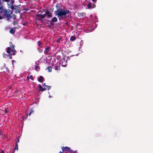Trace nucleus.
Masks as SVG:
<instances>
[{
    "mask_svg": "<svg viewBox=\"0 0 153 153\" xmlns=\"http://www.w3.org/2000/svg\"><path fill=\"white\" fill-rule=\"evenodd\" d=\"M4 67H5L6 65H5V63H4Z\"/></svg>",
    "mask_w": 153,
    "mask_h": 153,
    "instance_id": "a19ab883",
    "label": "nucleus"
},
{
    "mask_svg": "<svg viewBox=\"0 0 153 153\" xmlns=\"http://www.w3.org/2000/svg\"><path fill=\"white\" fill-rule=\"evenodd\" d=\"M15 22H14L13 23V24L14 25V23Z\"/></svg>",
    "mask_w": 153,
    "mask_h": 153,
    "instance_id": "a18cd8bd",
    "label": "nucleus"
},
{
    "mask_svg": "<svg viewBox=\"0 0 153 153\" xmlns=\"http://www.w3.org/2000/svg\"><path fill=\"white\" fill-rule=\"evenodd\" d=\"M34 111L33 108H31L30 109V112H31V113L33 112Z\"/></svg>",
    "mask_w": 153,
    "mask_h": 153,
    "instance_id": "2f4dec72",
    "label": "nucleus"
},
{
    "mask_svg": "<svg viewBox=\"0 0 153 153\" xmlns=\"http://www.w3.org/2000/svg\"><path fill=\"white\" fill-rule=\"evenodd\" d=\"M42 86L45 87H46V86H47V85H45V83H43V84H42Z\"/></svg>",
    "mask_w": 153,
    "mask_h": 153,
    "instance_id": "c85d7f7f",
    "label": "nucleus"
},
{
    "mask_svg": "<svg viewBox=\"0 0 153 153\" xmlns=\"http://www.w3.org/2000/svg\"><path fill=\"white\" fill-rule=\"evenodd\" d=\"M3 56L4 58H6L8 57V55L5 54L4 53H3Z\"/></svg>",
    "mask_w": 153,
    "mask_h": 153,
    "instance_id": "5701e85b",
    "label": "nucleus"
},
{
    "mask_svg": "<svg viewBox=\"0 0 153 153\" xmlns=\"http://www.w3.org/2000/svg\"><path fill=\"white\" fill-rule=\"evenodd\" d=\"M65 153H67V152H65Z\"/></svg>",
    "mask_w": 153,
    "mask_h": 153,
    "instance_id": "603ef678",
    "label": "nucleus"
},
{
    "mask_svg": "<svg viewBox=\"0 0 153 153\" xmlns=\"http://www.w3.org/2000/svg\"><path fill=\"white\" fill-rule=\"evenodd\" d=\"M39 69H40V68L38 66V65H36V66H35V70L37 71H39Z\"/></svg>",
    "mask_w": 153,
    "mask_h": 153,
    "instance_id": "2eb2a0df",
    "label": "nucleus"
},
{
    "mask_svg": "<svg viewBox=\"0 0 153 153\" xmlns=\"http://www.w3.org/2000/svg\"><path fill=\"white\" fill-rule=\"evenodd\" d=\"M76 39V37L74 36H72L70 37V41L71 42L74 41Z\"/></svg>",
    "mask_w": 153,
    "mask_h": 153,
    "instance_id": "9b49d317",
    "label": "nucleus"
},
{
    "mask_svg": "<svg viewBox=\"0 0 153 153\" xmlns=\"http://www.w3.org/2000/svg\"><path fill=\"white\" fill-rule=\"evenodd\" d=\"M17 142H16V143H18L19 142V138L17 139Z\"/></svg>",
    "mask_w": 153,
    "mask_h": 153,
    "instance_id": "4c0bfd02",
    "label": "nucleus"
},
{
    "mask_svg": "<svg viewBox=\"0 0 153 153\" xmlns=\"http://www.w3.org/2000/svg\"><path fill=\"white\" fill-rule=\"evenodd\" d=\"M92 31V30H90L89 31L91 32V31Z\"/></svg>",
    "mask_w": 153,
    "mask_h": 153,
    "instance_id": "de8ad7c7",
    "label": "nucleus"
},
{
    "mask_svg": "<svg viewBox=\"0 0 153 153\" xmlns=\"http://www.w3.org/2000/svg\"><path fill=\"white\" fill-rule=\"evenodd\" d=\"M39 12H40L41 14L42 13V12L41 10H39V12H38V13Z\"/></svg>",
    "mask_w": 153,
    "mask_h": 153,
    "instance_id": "e433bc0d",
    "label": "nucleus"
},
{
    "mask_svg": "<svg viewBox=\"0 0 153 153\" xmlns=\"http://www.w3.org/2000/svg\"><path fill=\"white\" fill-rule=\"evenodd\" d=\"M55 69L57 71L59 70H60V67L58 66H56L55 67Z\"/></svg>",
    "mask_w": 153,
    "mask_h": 153,
    "instance_id": "dca6fc26",
    "label": "nucleus"
},
{
    "mask_svg": "<svg viewBox=\"0 0 153 153\" xmlns=\"http://www.w3.org/2000/svg\"><path fill=\"white\" fill-rule=\"evenodd\" d=\"M51 48V46H48L45 48L44 53L47 55H50L52 54Z\"/></svg>",
    "mask_w": 153,
    "mask_h": 153,
    "instance_id": "423d86ee",
    "label": "nucleus"
},
{
    "mask_svg": "<svg viewBox=\"0 0 153 153\" xmlns=\"http://www.w3.org/2000/svg\"><path fill=\"white\" fill-rule=\"evenodd\" d=\"M31 112H30L29 113L27 114V116L28 115L29 116H30L31 115Z\"/></svg>",
    "mask_w": 153,
    "mask_h": 153,
    "instance_id": "72a5a7b5",
    "label": "nucleus"
},
{
    "mask_svg": "<svg viewBox=\"0 0 153 153\" xmlns=\"http://www.w3.org/2000/svg\"><path fill=\"white\" fill-rule=\"evenodd\" d=\"M15 3L14 0H11L10 2H9L7 3L8 7L12 10V11L14 13H17L19 12L18 7L13 4Z\"/></svg>",
    "mask_w": 153,
    "mask_h": 153,
    "instance_id": "39448f33",
    "label": "nucleus"
},
{
    "mask_svg": "<svg viewBox=\"0 0 153 153\" xmlns=\"http://www.w3.org/2000/svg\"><path fill=\"white\" fill-rule=\"evenodd\" d=\"M46 16H47V18H49L53 16L51 13L48 10L45 13L43 14H41V13H40L36 15V19L38 21H41L42 19L45 18Z\"/></svg>",
    "mask_w": 153,
    "mask_h": 153,
    "instance_id": "7ed1b4c3",
    "label": "nucleus"
},
{
    "mask_svg": "<svg viewBox=\"0 0 153 153\" xmlns=\"http://www.w3.org/2000/svg\"><path fill=\"white\" fill-rule=\"evenodd\" d=\"M96 7V5L94 4L92 6H91V7L92 8H95V7Z\"/></svg>",
    "mask_w": 153,
    "mask_h": 153,
    "instance_id": "7c9ffc66",
    "label": "nucleus"
},
{
    "mask_svg": "<svg viewBox=\"0 0 153 153\" xmlns=\"http://www.w3.org/2000/svg\"><path fill=\"white\" fill-rule=\"evenodd\" d=\"M42 44V42H41V41H39L37 42V44L38 46L39 47H41V45Z\"/></svg>",
    "mask_w": 153,
    "mask_h": 153,
    "instance_id": "a211bd4d",
    "label": "nucleus"
},
{
    "mask_svg": "<svg viewBox=\"0 0 153 153\" xmlns=\"http://www.w3.org/2000/svg\"><path fill=\"white\" fill-rule=\"evenodd\" d=\"M57 21V18L55 17H53L52 18L51 20L50 21V24L52 25H53V22H56Z\"/></svg>",
    "mask_w": 153,
    "mask_h": 153,
    "instance_id": "0eeeda50",
    "label": "nucleus"
},
{
    "mask_svg": "<svg viewBox=\"0 0 153 153\" xmlns=\"http://www.w3.org/2000/svg\"><path fill=\"white\" fill-rule=\"evenodd\" d=\"M9 43L10 45V47H8L7 48L6 51L8 54L10 58L11 59L12 56L15 55L16 51L14 49L15 45H13L11 42H10Z\"/></svg>",
    "mask_w": 153,
    "mask_h": 153,
    "instance_id": "20e7f679",
    "label": "nucleus"
},
{
    "mask_svg": "<svg viewBox=\"0 0 153 153\" xmlns=\"http://www.w3.org/2000/svg\"><path fill=\"white\" fill-rule=\"evenodd\" d=\"M92 16V15H90V17H91V16Z\"/></svg>",
    "mask_w": 153,
    "mask_h": 153,
    "instance_id": "49530a36",
    "label": "nucleus"
},
{
    "mask_svg": "<svg viewBox=\"0 0 153 153\" xmlns=\"http://www.w3.org/2000/svg\"><path fill=\"white\" fill-rule=\"evenodd\" d=\"M39 91H41V90L43 88H42L41 85H39Z\"/></svg>",
    "mask_w": 153,
    "mask_h": 153,
    "instance_id": "aec40b11",
    "label": "nucleus"
},
{
    "mask_svg": "<svg viewBox=\"0 0 153 153\" xmlns=\"http://www.w3.org/2000/svg\"><path fill=\"white\" fill-rule=\"evenodd\" d=\"M78 54H76V56H78Z\"/></svg>",
    "mask_w": 153,
    "mask_h": 153,
    "instance_id": "8fccbe9b",
    "label": "nucleus"
},
{
    "mask_svg": "<svg viewBox=\"0 0 153 153\" xmlns=\"http://www.w3.org/2000/svg\"><path fill=\"white\" fill-rule=\"evenodd\" d=\"M49 97L50 98H51L52 97L51 95H50L49 96Z\"/></svg>",
    "mask_w": 153,
    "mask_h": 153,
    "instance_id": "37998d69",
    "label": "nucleus"
},
{
    "mask_svg": "<svg viewBox=\"0 0 153 153\" xmlns=\"http://www.w3.org/2000/svg\"><path fill=\"white\" fill-rule=\"evenodd\" d=\"M66 61L65 59H64L63 61H62V66L63 67H65L66 66Z\"/></svg>",
    "mask_w": 153,
    "mask_h": 153,
    "instance_id": "6e6552de",
    "label": "nucleus"
},
{
    "mask_svg": "<svg viewBox=\"0 0 153 153\" xmlns=\"http://www.w3.org/2000/svg\"><path fill=\"white\" fill-rule=\"evenodd\" d=\"M30 78L31 79L33 80V76L32 75H31L30 76Z\"/></svg>",
    "mask_w": 153,
    "mask_h": 153,
    "instance_id": "a878e982",
    "label": "nucleus"
},
{
    "mask_svg": "<svg viewBox=\"0 0 153 153\" xmlns=\"http://www.w3.org/2000/svg\"><path fill=\"white\" fill-rule=\"evenodd\" d=\"M94 3H96V1H97V0H91Z\"/></svg>",
    "mask_w": 153,
    "mask_h": 153,
    "instance_id": "473e14b6",
    "label": "nucleus"
},
{
    "mask_svg": "<svg viewBox=\"0 0 153 153\" xmlns=\"http://www.w3.org/2000/svg\"><path fill=\"white\" fill-rule=\"evenodd\" d=\"M56 10L55 11L54 13L57 16L58 18H63L67 14L71 13L61 4L57 3L56 5Z\"/></svg>",
    "mask_w": 153,
    "mask_h": 153,
    "instance_id": "f03ea898",
    "label": "nucleus"
},
{
    "mask_svg": "<svg viewBox=\"0 0 153 153\" xmlns=\"http://www.w3.org/2000/svg\"><path fill=\"white\" fill-rule=\"evenodd\" d=\"M14 151H14V150H13V152H10V153H14Z\"/></svg>",
    "mask_w": 153,
    "mask_h": 153,
    "instance_id": "ea45409f",
    "label": "nucleus"
},
{
    "mask_svg": "<svg viewBox=\"0 0 153 153\" xmlns=\"http://www.w3.org/2000/svg\"><path fill=\"white\" fill-rule=\"evenodd\" d=\"M81 48V47H79V49Z\"/></svg>",
    "mask_w": 153,
    "mask_h": 153,
    "instance_id": "09e8293b",
    "label": "nucleus"
},
{
    "mask_svg": "<svg viewBox=\"0 0 153 153\" xmlns=\"http://www.w3.org/2000/svg\"><path fill=\"white\" fill-rule=\"evenodd\" d=\"M95 19H97V20H98V18H97V16H95Z\"/></svg>",
    "mask_w": 153,
    "mask_h": 153,
    "instance_id": "58836bf2",
    "label": "nucleus"
},
{
    "mask_svg": "<svg viewBox=\"0 0 153 153\" xmlns=\"http://www.w3.org/2000/svg\"><path fill=\"white\" fill-rule=\"evenodd\" d=\"M76 152V151H74L72 150H71L70 149L68 150V152L70 153H75Z\"/></svg>",
    "mask_w": 153,
    "mask_h": 153,
    "instance_id": "412c9836",
    "label": "nucleus"
},
{
    "mask_svg": "<svg viewBox=\"0 0 153 153\" xmlns=\"http://www.w3.org/2000/svg\"><path fill=\"white\" fill-rule=\"evenodd\" d=\"M15 150H18V145L17 143H16V145L15 147Z\"/></svg>",
    "mask_w": 153,
    "mask_h": 153,
    "instance_id": "4be33fe9",
    "label": "nucleus"
},
{
    "mask_svg": "<svg viewBox=\"0 0 153 153\" xmlns=\"http://www.w3.org/2000/svg\"><path fill=\"white\" fill-rule=\"evenodd\" d=\"M5 114H7L8 113V110L7 109H5L3 111Z\"/></svg>",
    "mask_w": 153,
    "mask_h": 153,
    "instance_id": "b1692460",
    "label": "nucleus"
},
{
    "mask_svg": "<svg viewBox=\"0 0 153 153\" xmlns=\"http://www.w3.org/2000/svg\"><path fill=\"white\" fill-rule=\"evenodd\" d=\"M47 26L49 28H50L51 27V25H47Z\"/></svg>",
    "mask_w": 153,
    "mask_h": 153,
    "instance_id": "f704fd0d",
    "label": "nucleus"
},
{
    "mask_svg": "<svg viewBox=\"0 0 153 153\" xmlns=\"http://www.w3.org/2000/svg\"><path fill=\"white\" fill-rule=\"evenodd\" d=\"M27 79H29V76H27Z\"/></svg>",
    "mask_w": 153,
    "mask_h": 153,
    "instance_id": "c03bdc74",
    "label": "nucleus"
},
{
    "mask_svg": "<svg viewBox=\"0 0 153 153\" xmlns=\"http://www.w3.org/2000/svg\"><path fill=\"white\" fill-rule=\"evenodd\" d=\"M46 88L47 87V89L48 90H49L51 88V86H48L47 85V86H46Z\"/></svg>",
    "mask_w": 153,
    "mask_h": 153,
    "instance_id": "bb28decb",
    "label": "nucleus"
},
{
    "mask_svg": "<svg viewBox=\"0 0 153 153\" xmlns=\"http://www.w3.org/2000/svg\"><path fill=\"white\" fill-rule=\"evenodd\" d=\"M70 60V58L69 57H67V59H66V60L65 61H66V62H67V61L68 60Z\"/></svg>",
    "mask_w": 153,
    "mask_h": 153,
    "instance_id": "c756f323",
    "label": "nucleus"
},
{
    "mask_svg": "<svg viewBox=\"0 0 153 153\" xmlns=\"http://www.w3.org/2000/svg\"><path fill=\"white\" fill-rule=\"evenodd\" d=\"M70 148L69 147L67 146H65V147H63L62 148V150L63 151H66L68 152V150L70 149Z\"/></svg>",
    "mask_w": 153,
    "mask_h": 153,
    "instance_id": "1a4fd4ad",
    "label": "nucleus"
},
{
    "mask_svg": "<svg viewBox=\"0 0 153 153\" xmlns=\"http://www.w3.org/2000/svg\"><path fill=\"white\" fill-rule=\"evenodd\" d=\"M87 6L88 9L91 8V3L90 2H89Z\"/></svg>",
    "mask_w": 153,
    "mask_h": 153,
    "instance_id": "4468645a",
    "label": "nucleus"
},
{
    "mask_svg": "<svg viewBox=\"0 0 153 153\" xmlns=\"http://www.w3.org/2000/svg\"><path fill=\"white\" fill-rule=\"evenodd\" d=\"M15 31L14 30L13 28H11L10 30V32L12 34H14L15 33Z\"/></svg>",
    "mask_w": 153,
    "mask_h": 153,
    "instance_id": "ddd939ff",
    "label": "nucleus"
},
{
    "mask_svg": "<svg viewBox=\"0 0 153 153\" xmlns=\"http://www.w3.org/2000/svg\"><path fill=\"white\" fill-rule=\"evenodd\" d=\"M63 151L62 152L60 151L59 153H63Z\"/></svg>",
    "mask_w": 153,
    "mask_h": 153,
    "instance_id": "79ce46f5",
    "label": "nucleus"
},
{
    "mask_svg": "<svg viewBox=\"0 0 153 153\" xmlns=\"http://www.w3.org/2000/svg\"><path fill=\"white\" fill-rule=\"evenodd\" d=\"M43 77L42 76H40L38 79V81L40 82H42L43 80Z\"/></svg>",
    "mask_w": 153,
    "mask_h": 153,
    "instance_id": "9d476101",
    "label": "nucleus"
},
{
    "mask_svg": "<svg viewBox=\"0 0 153 153\" xmlns=\"http://www.w3.org/2000/svg\"><path fill=\"white\" fill-rule=\"evenodd\" d=\"M43 47H39L37 48V49L39 53H41L43 51Z\"/></svg>",
    "mask_w": 153,
    "mask_h": 153,
    "instance_id": "f8f14e48",
    "label": "nucleus"
},
{
    "mask_svg": "<svg viewBox=\"0 0 153 153\" xmlns=\"http://www.w3.org/2000/svg\"><path fill=\"white\" fill-rule=\"evenodd\" d=\"M34 103H35V104H36V102H34Z\"/></svg>",
    "mask_w": 153,
    "mask_h": 153,
    "instance_id": "3c124183",
    "label": "nucleus"
},
{
    "mask_svg": "<svg viewBox=\"0 0 153 153\" xmlns=\"http://www.w3.org/2000/svg\"><path fill=\"white\" fill-rule=\"evenodd\" d=\"M47 89V88L46 87H44V88H42V90H41V91H44L45 90H46Z\"/></svg>",
    "mask_w": 153,
    "mask_h": 153,
    "instance_id": "393cba45",
    "label": "nucleus"
},
{
    "mask_svg": "<svg viewBox=\"0 0 153 153\" xmlns=\"http://www.w3.org/2000/svg\"><path fill=\"white\" fill-rule=\"evenodd\" d=\"M62 41V39L61 38H59L56 40V42L58 43H59L61 41Z\"/></svg>",
    "mask_w": 153,
    "mask_h": 153,
    "instance_id": "f3484780",
    "label": "nucleus"
},
{
    "mask_svg": "<svg viewBox=\"0 0 153 153\" xmlns=\"http://www.w3.org/2000/svg\"><path fill=\"white\" fill-rule=\"evenodd\" d=\"M13 12L10 10L4 9L1 4L0 5V19H5L8 22H11V19L13 20L16 19V16L15 15L11 16V14Z\"/></svg>",
    "mask_w": 153,
    "mask_h": 153,
    "instance_id": "f257e3e1",
    "label": "nucleus"
},
{
    "mask_svg": "<svg viewBox=\"0 0 153 153\" xmlns=\"http://www.w3.org/2000/svg\"><path fill=\"white\" fill-rule=\"evenodd\" d=\"M3 1L5 2H7V3L10 1V0H3Z\"/></svg>",
    "mask_w": 153,
    "mask_h": 153,
    "instance_id": "cd10ccee",
    "label": "nucleus"
},
{
    "mask_svg": "<svg viewBox=\"0 0 153 153\" xmlns=\"http://www.w3.org/2000/svg\"><path fill=\"white\" fill-rule=\"evenodd\" d=\"M47 69H48V71L49 72H51L52 71L51 68L50 66L48 67L46 69V70Z\"/></svg>",
    "mask_w": 153,
    "mask_h": 153,
    "instance_id": "6ab92c4d",
    "label": "nucleus"
},
{
    "mask_svg": "<svg viewBox=\"0 0 153 153\" xmlns=\"http://www.w3.org/2000/svg\"><path fill=\"white\" fill-rule=\"evenodd\" d=\"M0 153H4V152L3 150H1L0 151Z\"/></svg>",
    "mask_w": 153,
    "mask_h": 153,
    "instance_id": "c9c22d12",
    "label": "nucleus"
}]
</instances>
